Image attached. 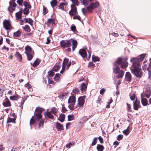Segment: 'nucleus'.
Instances as JSON below:
<instances>
[{
    "label": "nucleus",
    "mask_w": 151,
    "mask_h": 151,
    "mask_svg": "<svg viewBox=\"0 0 151 151\" xmlns=\"http://www.w3.org/2000/svg\"><path fill=\"white\" fill-rule=\"evenodd\" d=\"M45 84H47L48 82V81L49 80V77L47 76L46 77H44L43 78Z\"/></svg>",
    "instance_id": "09e8293b"
},
{
    "label": "nucleus",
    "mask_w": 151,
    "mask_h": 151,
    "mask_svg": "<svg viewBox=\"0 0 151 151\" xmlns=\"http://www.w3.org/2000/svg\"><path fill=\"white\" fill-rule=\"evenodd\" d=\"M60 45L64 48L69 47L71 45L72 41L70 40H62L60 42Z\"/></svg>",
    "instance_id": "423d86ee"
},
{
    "label": "nucleus",
    "mask_w": 151,
    "mask_h": 151,
    "mask_svg": "<svg viewBox=\"0 0 151 151\" xmlns=\"http://www.w3.org/2000/svg\"><path fill=\"white\" fill-rule=\"evenodd\" d=\"M140 102L136 100L133 102L134 108L135 110H137L140 105Z\"/></svg>",
    "instance_id": "dca6fc26"
},
{
    "label": "nucleus",
    "mask_w": 151,
    "mask_h": 151,
    "mask_svg": "<svg viewBox=\"0 0 151 151\" xmlns=\"http://www.w3.org/2000/svg\"><path fill=\"white\" fill-rule=\"evenodd\" d=\"M20 98V96L18 95L11 96L9 98L10 100L13 101H17Z\"/></svg>",
    "instance_id": "5701e85b"
},
{
    "label": "nucleus",
    "mask_w": 151,
    "mask_h": 151,
    "mask_svg": "<svg viewBox=\"0 0 151 151\" xmlns=\"http://www.w3.org/2000/svg\"><path fill=\"white\" fill-rule=\"evenodd\" d=\"M9 6L8 8V10L10 12H13L14 10V8L17 5L15 1H10L9 2Z\"/></svg>",
    "instance_id": "6e6552de"
},
{
    "label": "nucleus",
    "mask_w": 151,
    "mask_h": 151,
    "mask_svg": "<svg viewBox=\"0 0 151 151\" xmlns=\"http://www.w3.org/2000/svg\"><path fill=\"white\" fill-rule=\"evenodd\" d=\"M23 0H17V2L20 6H22Z\"/></svg>",
    "instance_id": "bf43d9fd"
},
{
    "label": "nucleus",
    "mask_w": 151,
    "mask_h": 151,
    "mask_svg": "<svg viewBox=\"0 0 151 151\" xmlns=\"http://www.w3.org/2000/svg\"><path fill=\"white\" fill-rule=\"evenodd\" d=\"M61 65L59 64L56 63L55 65L54 66L52 69L53 71L56 72L60 68Z\"/></svg>",
    "instance_id": "aec40b11"
},
{
    "label": "nucleus",
    "mask_w": 151,
    "mask_h": 151,
    "mask_svg": "<svg viewBox=\"0 0 151 151\" xmlns=\"http://www.w3.org/2000/svg\"><path fill=\"white\" fill-rule=\"evenodd\" d=\"M73 18L74 19H77L79 20L80 21H81V18L79 16L76 15V16H74Z\"/></svg>",
    "instance_id": "0e129e2a"
},
{
    "label": "nucleus",
    "mask_w": 151,
    "mask_h": 151,
    "mask_svg": "<svg viewBox=\"0 0 151 151\" xmlns=\"http://www.w3.org/2000/svg\"><path fill=\"white\" fill-rule=\"evenodd\" d=\"M96 148L98 151H103L104 148L102 145H98Z\"/></svg>",
    "instance_id": "72a5a7b5"
},
{
    "label": "nucleus",
    "mask_w": 151,
    "mask_h": 151,
    "mask_svg": "<svg viewBox=\"0 0 151 151\" xmlns=\"http://www.w3.org/2000/svg\"><path fill=\"white\" fill-rule=\"evenodd\" d=\"M25 52L27 55V59L29 60H31L33 58L34 52L29 46L27 45L25 47Z\"/></svg>",
    "instance_id": "f03ea898"
},
{
    "label": "nucleus",
    "mask_w": 151,
    "mask_h": 151,
    "mask_svg": "<svg viewBox=\"0 0 151 151\" xmlns=\"http://www.w3.org/2000/svg\"><path fill=\"white\" fill-rule=\"evenodd\" d=\"M65 119V115L64 114H60L58 120L61 122H63Z\"/></svg>",
    "instance_id": "cd10ccee"
},
{
    "label": "nucleus",
    "mask_w": 151,
    "mask_h": 151,
    "mask_svg": "<svg viewBox=\"0 0 151 151\" xmlns=\"http://www.w3.org/2000/svg\"><path fill=\"white\" fill-rule=\"evenodd\" d=\"M48 75L52 77L54 75L55 73L53 71L50 70L48 72Z\"/></svg>",
    "instance_id": "13d9d810"
},
{
    "label": "nucleus",
    "mask_w": 151,
    "mask_h": 151,
    "mask_svg": "<svg viewBox=\"0 0 151 151\" xmlns=\"http://www.w3.org/2000/svg\"><path fill=\"white\" fill-rule=\"evenodd\" d=\"M73 3V4H75L77 6L78 5V0H71Z\"/></svg>",
    "instance_id": "e2e57ef3"
},
{
    "label": "nucleus",
    "mask_w": 151,
    "mask_h": 151,
    "mask_svg": "<svg viewBox=\"0 0 151 151\" xmlns=\"http://www.w3.org/2000/svg\"><path fill=\"white\" fill-rule=\"evenodd\" d=\"M29 9L25 8L24 9L23 11V13L24 14H27L29 13Z\"/></svg>",
    "instance_id": "4d7b16f0"
},
{
    "label": "nucleus",
    "mask_w": 151,
    "mask_h": 151,
    "mask_svg": "<svg viewBox=\"0 0 151 151\" xmlns=\"http://www.w3.org/2000/svg\"><path fill=\"white\" fill-rule=\"evenodd\" d=\"M66 6H67V4L66 3H61L59 6V8L63 10L65 7Z\"/></svg>",
    "instance_id": "a878e982"
},
{
    "label": "nucleus",
    "mask_w": 151,
    "mask_h": 151,
    "mask_svg": "<svg viewBox=\"0 0 151 151\" xmlns=\"http://www.w3.org/2000/svg\"><path fill=\"white\" fill-rule=\"evenodd\" d=\"M129 96L130 99L132 101H133L135 99V96L134 93H130L129 94Z\"/></svg>",
    "instance_id": "37998d69"
},
{
    "label": "nucleus",
    "mask_w": 151,
    "mask_h": 151,
    "mask_svg": "<svg viewBox=\"0 0 151 151\" xmlns=\"http://www.w3.org/2000/svg\"><path fill=\"white\" fill-rule=\"evenodd\" d=\"M79 53L80 55L83 58H86L87 56V54L86 50L83 49H81L79 51Z\"/></svg>",
    "instance_id": "4468645a"
},
{
    "label": "nucleus",
    "mask_w": 151,
    "mask_h": 151,
    "mask_svg": "<svg viewBox=\"0 0 151 151\" xmlns=\"http://www.w3.org/2000/svg\"><path fill=\"white\" fill-rule=\"evenodd\" d=\"M117 63L119 65H121V67L122 68H125L127 66L128 63L124 59L119 58L116 60Z\"/></svg>",
    "instance_id": "39448f33"
},
{
    "label": "nucleus",
    "mask_w": 151,
    "mask_h": 151,
    "mask_svg": "<svg viewBox=\"0 0 151 151\" xmlns=\"http://www.w3.org/2000/svg\"><path fill=\"white\" fill-rule=\"evenodd\" d=\"M72 50L73 51L76 47L77 45V42L76 40H72Z\"/></svg>",
    "instance_id": "b1692460"
},
{
    "label": "nucleus",
    "mask_w": 151,
    "mask_h": 151,
    "mask_svg": "<svg viewBox=\"0 0 151 151\" xmlns=\"http://www.w3.org/2000/svg\"><path fill=\"white\" fill-rule=\"evenodd\" d=\"M98 139L101 143H102L104 142L103 139L101 136L99 137Z\"/></svg>",
    "instance_id": "774afa93"
},
{
    "label": "nucleus",
    "mask_w": 151,
    "mask_h": 151,
    "mask_svg": "<svg viewBox=\"0 0 151 151\" xmlns=\"http://www.w3.org/2000/svg\"><path fill=\"white\" fill-rule=\"evenodd\" d=\"M15 55L19 61L20 62L22 60V56L18 52H16Z\"/></svg>",
    "instance_id": "4be33fe9"
},
{
    "label": "nucleus",
    "mask_w": 151,
    "mask_h": 151,
    "mask_svg": "<svg viewBox=\"0 0 151 151\" xmlns=\"http://www.w3.org/2000/svg\"><path fill=\"white\" fill-rule=\"evenodd\" d=\"M47 22L52 25L55 23L54 20L53 19H49L48 20Z\"/></svg>",
    "instance_id": "8fccbe9b"
},
{
    "label": "nucleus",
    "mask_w": 151,
    "mask_h": 151,
    "mask_svg": "<svg viewBox=\"0 0 151 151\" xmlns=\"http://www.w3.org/2000/svg\"><path fill=\"white\" fill-rule=\"evenodd\" d=\"M23 29L27 32H29L30 31V29L28 25H26L25 27H22Z\"/></svg>",
    "instance_id": "7c9ffc66"
},
{
    "label": "nucleus",
    "mask_w": 151,
    "mask_h": 151,
    "mask_svg": "<svg viewBox=\"0 0 151 151\" xmlns=\"http://www.w3.org/2000/svg\"><path fill=\"white\" fill-rule=\"evenodd\" d=\"M88 66L93 67L95 66V64L92 62H90L88 63Z\"/></svg>",
    "instance_id": "69168bd1"
},
{
    "label": "nucleus",
    "mask_w": 151,
    "mask_h": 151,
    "mask_svg": "<svg viewBox=\"0 0 151 151\" xmlns=\"http://www.w3.org/2000/svg\"><path fill=\"white\" fill-rule=\"evenodd\" d=\"M85 97L84 96L80 97L78 99V106L80 107L83 106L85 102Z\"/></svg>",
    "instance_id": "1a4fd4ad"
},
{
    "label": "nucleus",
    "mask_w": 151,
    "mask_h": 151,
    "mask_svg": "<svg viewBox=\"0 0 151 151\" xmlns=\"http://www.w3.org/2000/svg\"><path fill=\"white\" fill-rule=\"evenodd\" d=\"M92 60L94 62L99 61H100V58L98 57L94 56L92 55Z\"/></svg>",
    "instance_id": "ea45409f"
},
{
    "label": "nucleus",
    "mask_w": 151,
    "mask_h": 151,
    "mask_svg": "<svg viewBox=\"0 0 151 151\" xmlns=\"http://www.w3.org/2000/svg\"><path fill=\"white\" fill-rule=\"evenodd\" d=\"M130 61L133 63V69H131L132 73L137 77L140 78L142 76V70L139 68V60L137 58H133L130 59Z\"/></svg>",
    "instance_id": "f257e3e1"
},
{
    "label": "nucleus",
    "mask_w": 151,
    "mask_h": 151,
    "mask_svg": "<svg viewBox=\"0 0 151 151\" xmlns=\"http://www.w3.org/2000/svg\"><path fill=\"white\" fill-rule=\"evenodd\" d=\"M129 127H128L127 129L123 131V133L126 135H127L129 133Z\"/></svg>",
    "instance_id": "58836bf2"
},
{
    "label": "nucleus",
    "mask_w": 151,
    "mask_h": 151,
    "mask_svg": "<svg viewBox=\"0 0 151 151\" xmlns=\"http://www.w3.org/2000/svg\"><path fill=\"white\" fill-rule=\"evenodd\" d=\"M23 5L25 7V8L29 9L31 7V6L27 1H24Z\"/></svg>",
    "instance_id": "c9c22d12"
},
{
    "label": "nucleus",
    "mask_w": 151,
    "mask_h": 151,
    "mask_svg": "<svg viewBox=\"0 0 151 151\" xmlns=\"http://www.w3.org/2000/svg\"><path fill=\"white\" fill-rule=\"evenodd\" d=\"M73 145L71 142L69 143L68 144H67L66 145L67 148H70L71 146H73Z\"/></svg>",
    "instance_id": "338daca9"
},
{
    "label": "nucleus",
    "mask_w": 151,
    "mask_h": 151,
    "mask_svg": "<svg viewBox=\"0 0 151 151\" xmlns=\"http://www.w3.org/2000/svg\"><path fill=\"white\" fill-rule=\"evenodd\" d=\"M145 54H142L140 55V59L138 58L139 60V62L140 61H142L145 58Z\"/></svg>",
    "instance_id": "5fc2aeb1"
},
{
    "label": "nucleus",
    "mask_w": 151,
    "mask_h": 151,
    "mask_svg": "<svg viewBox=\"0 0 151 151\" xmlns=\"http://www.w3.org/2000/svg\"><path fill=\"white\" fill-rule=\"evenodd\" d=\"M40 63L39 60L37 59L33 63L32 65L34 67H36Z\"/></svg>",
    "instance_id": "e433bc0d"
},
{
    "label": "nucleus",
    "mask_w": 151,
    "mask_h": 151,
    "mask_svg": "<svg viewBox=\"0 0 151 151\" xmlns=\"http://www.w3.org/2000/svg\"><path fill=\"white\" fill-rule=\"evenodd\" d=\"M16 17L17 19H20L22 18V14L21 12H19L15 14Z\"/></svg>",
    "instance_id": "2f4dec72"
},
{
    "label": "nucleus",
    "mask_w": 151,
    "mask_h": 151,
    "mask_svg": "<svg viewBox=\"0 0 151 151\" xmlns=\"http://www.w3.org/2000/svg\"><path fill=\"white\" fill-rule=\"evenodd\" d=\"M97 138L95 137L92 141V143L91 144V146H94L97 143Z\"/></svg>",
    "instance_id": "a18cd8bd"
},
{
    "label": "nucleus",
    "mask_w": 151,
    "mask_h": 151,
    "mask_svg": "<svg viewBox=\"0 0 151 151\" xmlns=\"http://www.w3.org/2000/svg\"><path fill=\"white\" fill-rule=\"evenodd\" d=\"M141 103L144 106H146L148 104V101L147 99L142 98L141 97Z\"/></svg>",
    "instance_id": "393cba45"
},
{
    "label": "nucleus",
    "mask_w": 151,
    "mask_h": 151,
    "mask_svg": "<svg viewBox=\"0 0 151 151\" xmlns=\"http://www.w3.org/2000/svg\"><path fill=\"white\" fill-rule=\"evenodd\" d=\"M44 122V120L43 119L40 120L39 124V127H42L43 126Z\"/></svg>",
    "instance_id": "3c124183"
},
{
    "label": "nucleus",
    "mask_w": 151,
    "mask_h": 151,
    "mask_svg": "<svg viewBox=\"0 0 151 151\" xmlns=\"http://www.w3.org/2000/svg\"><path fill=\"white\" fill-rule=\"evenodd\" d=\"M87 88L85 84L84 83H83L81 85V91L83 92V91H85Z\"/></svg>",
    "instance_id": "473e14b6"
},
{
    "label": "nucleus",
    "mask_w": 151,
    "mask_h": 151,
    "mask_svg": "<svg viewBox=\"0 0 151 151\" xmlns=\"http://www.w3.org/2000/svg\"><path fill=\"white\" fill-rule=\"evenodd\" d=\"M71 9L69 12V14L70 15H73L77 13V8L74 4L71 5Z\"/></svg>",
    "instance_id": "9b49d317"
},
{
    "label": "nucleus",
    "mask_w": 151,
    "mask_h": 151,
    "mask_svg": "<svg viewBox=\"0 0 151 151\" xmlns=\"http://www.w3.org/2000/svg\"><path fill=\"white\" fill-rule=\"evenodd\" d=\"M90 2L89 0H83L82 3L85 6H87Z\"/></svg>",
    "instance_id": "49530a36"
},
{
    "label": "nucleus",
    "mask_w": 151,
    "mask_h": 151,
    "mask_svg": "<svg viewBox=\"0 0 151 151\" xmlns=\"http://www.w3.org/2000/svg\"><path fill=\"white\" fill-rule=\"evenodd\" d=\"M150 88H148L147 91H145V96L147 98H148L150 96Z\"/></svg>",
    "instance_id": "c756f323"
},
{
    "label": "nucleus",
    "mask_w": 151,
    "mask_h": 151,
    "mask_svg": "<svg viewBox=\"0 0 151 151\" xmlns=\"http://www.w3.org/2000/svg\"><path fill=\"white\" fill-rule=\"evenodd\" d=\"M99 5V3L97 2L95 3H92L89 6L87 7V10L89 12H91L94 8L98 7Z\"/></svg>",
    "instance_id": "0eeeda50"
},
{
    "label": "nucleus",
    "mask_w": 151,
    "mask_h": 151,
    "mask_svg": "<svg viewBox=\"0 0 151 151\" xmlns=\"http://www.w3.org/2000/svg\"><path fill=\"white\" fill-rule=\"evenodd\" d=\"M124 72L122 70H120L118 74V75L117 76V77L118 78H122L124 76Z\"/></svg>",
    "instance_id": "bb28decb"
},
{
    "label": "nucleus",
    "mask_w": 151,
    "mask_h": 151,
    "mask_svg": "<svg viewBox=\"0 0 151 151\" xmlns=\"http://www.w3.org/2000/svg\"><path fill=\"white\" fill-rule=\"evenodd\" d=\"M123 137V136L122 135H119L117 136V139L118 141H120L122 139Z\"/></svg>",
    "instance_id": "052dcab7"
},
{
    "label": "nucleus",
    "mask_w": 151,
    "mask_h": 151,
    "mask_svg": "<svg viewBox=\"0 0 151 151\" xmlns=\"http://www.w3.org/2000/svg\"><path fill=\"white\" fill-rule=\"evenodd\" d=\"M50 4L52 6L53 8L57 4V1L55 0H53L50 2Z\"/></svg>",
    "instance_id": "a19ab883"
},
{
    "label": "nucleus",
    "mask_w": 151,
    "mask_h": 151,
    "mask_svg": "<svg viewBox=\"0 0 151 151\" xmlns=\"http://www.w3.org/2000/svg\"><path fill=\"white\" fill-rule=\"evenodd\" d=\"M50 111L54 115H56L58 109L56 108L53 107L51 109V111Z\"/></svg>",
    "instance_id": "c85d7f7f"
},
{
    "label": "nucleus",
    "mask_w": 151,
    "mask_h": 151,
    "mask_svg": "<svg viewBox=\"0 0 151 151\" xmlns=\"http://www.w3.org/2000/svg\"><path fill=\"white\" fill-rule=\"evenodd\" d=\"M15 119L14 118H11L9 117H8L7 120V122L9 123V122H12V123H15Z\"/></svg>",
    "instance_id": "4c0bfd02"
},
{
    "label": "nucleus",
    "mask_w": 151,
    "mask_h": 151,
    "mask_svg": "<svg viewBox=\"0 0 151 151\" xmlns=\"http://www.w3.org/2000/svg\"><path fill=\"white\" fill-rule=\"evenodd\" d=\"M56 127L58 131H60L63 130V125L58 122H57L56 124Z\"/></svg>",
    "instance_id": "a211bd4d"
},
{
    "label": "nucleus",
    "mask_w": 151,
    "mask_h": 151,
    "mask_svg": "<svg viewBox=\"0 0 151 151\" xmlns=\"http://www.w3.org/2000/svg\"><path fill=\"white\" fill-rule=\"evenodd\" d=\"M76 102L75 97L73 96L70 97L68 100V103L69 105L68 106L71 110H73L74 108V105Z\"/></svg>",
    "instance_id": "20e7f679"
},
{
    "label": "nucleus",
    "mask_w": 151,
    "mask_h": 151,
    "mask_svg": "<svg viewBox=\"0 0 151 151\" xmlns=\"http://www.w3.org/2000/svg\"><path fill=\"white\" fill-rule=\"evenodd\" d=\"M69 62V59L67 58H65L63 61L62 64V69L65 70V65Z\"/></svg>",
    "instance_id": "6ab92c4d"
},
{
    "label": "nucleus",
    "mask_w": 151,
    "mask_h": 151,
    "mask_svg": "<svg viewBox=\"0 0 151 151\" xmlns=\"http://www.w3.org/2000/svg\"><path fill=\"white\" fill-rule=\"evenodd\" d=\"M60 74H56L55 75V76L54 78V80L56 81H58L59 79V76Z\"/></svg>",
    "instance_id": "864d4df0"
},
{
    "label": "nucleus",
    "mask_w": 151,
    "mask_h": 151,
    "mask_svg": "<svg viewBox=\"0 0 151 151\" xmlns=\"http://www.w3.org/2000/svg\"><path fill=\"white\" fill-rule=\"evenodd\" d=\"M44 109L40 107H37L35 112V117L36 120H39L42 117L41 113Z\"/></svg>",
    "instance_id": "7ed1b4c3"
},
{
    "label": "nucleus",
    "mask_w": 151,
    "mask_h": 151,
    "mask_svg": "<svg viewBox=\"0 0 151 151\" xmlns=\"http://www.w3.org/2000/svg\"><path fill=\"white\" fill-rule=\"evenodd\" d=\"M48 12V10L46 7L44 6L43 7V14L44 15L46 14Z\"/></svg>",
    "instance_id": "603ef678"
},
{
    "label": "nucleus",
    "mask_w": 151,
    "mask_h": 151,
    "mask_svg": "<svg viewBox=\"0 0 151 151\" xmlns=\"http://www.w3.org/2000/svg\"><path fill=\"white\" fill-rule=\"evenodd\" d=\"M79 91V90L77 88H76L73 91V93L75 94L78 93Z\"/></svg>",
    "instance_id": "680f3d73"
},
{
    "label": "nucleus",
    "mask_w": 151,
    "mask_h": 151,
    "mask_svg": "<svg viewBox=\"0 0 151 151\" xmlns=\"http://www.w3.org/2000/svg\"><path fill=\"white\" fill-rule=\"evenodd\" d=\"M3 24L4 28L6 30H9L10 29L11 26L9 20L5 19L3 22Z\"/></svg>",
    "instance_id": "9d476101"
},
{
    "label": "nucleus",
    "mask_w": 151,
    "mask_h": 151,
    "mask_svg": "<svg viewBox=\"0 0 151 151\" xmlns=\"http://www.w3.org/2000/svg\"><path fill=\"white\" fill-rule=\"evenodd\" d=\"M24 86L27 88L29 91H31V86L28 83L24 85Z\"/></svg>",
    "instance_id": "de8ad7c7"
},
{
    "label": "nucleus",
    "mask_w": 151,
    "mask_h": 151,
    "mask_svg": "<svg viewBox=\"0 0 151 151\" xmlns=\"http://www.w3.org/2000/svg\"><path fill=\"white\" fill-rule=\"evenodd\" d=\"M35 119V116H32V118L31 119L30 121V125L31 126V125L32 124H35V120L34 119Z\"/></svg>",
    "instance_id": "f704fd0d"
},
{
    "label": "nucleus",
    "mask_w": 151,
    "mask_h": 151,
    "mask_svg": "<svg viewBox=\"0 0 151 151\" xmlns=\"http://www.w3.org/2000/svg\"><path fill=\"white\" fill-rule=\"evenodd\" d=\"M3 105L4 106L6 107H9L11 106V104L8 98H5V101L3 102Z\"/></svg>",
    "instance_id": "2eb2a0df"
},
{
    "label": "nucleus",
    "mask_w": 151,
    "mask_h": 151,
    "mask_svg": "<svg viewBox=\"0 0 151 151\" xmlns=\"http://www.w3.org/2000/svg\"><path fill=\"white\" fill-rule=\"evenodd\" d=\"M74 119V115L73 114L69 115L68 116V121H70Z\"/></svg>",
    "instance_id": "79ce46f5"
},
{
    "label": "nucleus",
    "mask_w": 151,
    "mask_h": 151,
    "mask_svg": "<svg viewBox=\"0 0 151 151\" xmlns=\"http://www.w3.org/2000/svg\"><path fill=\"white\" fill-rule=\"evenodd\" d=\"M22 33V31L19 29L17 30V32H14L13 33V36L15 37H18L20 36Z\"/></svg>",
    "instance_id": "412c9836"
},
{
    "label": "nucleus",
    "mask_w": 151,
    "mask_h": 151,
    "mask_svg": "<svg viewBox=\"0 0 151 151\" xmlns=\"http://www.w3.org/2000/svg\"><path fill=\"white\" fill-rule=\"evenodd\" d=\"M28 19V20L27 22L28 23L31 25L32 26L33 23V20L30 18H29Z\"/></svg>",
    "instance_id": "6e6d98bb"
},
{
    "label": "nucleus",
    "mask_w": 151,
    "mask_h": 151,
    "mask_svg": "<svg viewBox=\"0 0 151 151\" xmlns=\"http://www.w3.org/2000/svg\"><path fill=\"white\" fill-rule=\"evenodd\" d=\"M125 80L126 81H130L132 79V76L131 74L129 72H127L125 75Z\"/></svg>",
    "instance_id": "f3484780"
},
{
    "label": "nucleus",
    "mask_w": 151,
    "mask_h": 151,
    "mask_svg": "<svg viewBox=\"0 0 151 151\" xmlns=\"http://www.w3.org/2000/svg\"><path fill=\"white\" fill-rule=\"evenodd\" d=\"M45 115L48 118L52 119H54V116L53 114L50 111L46 112L45 113Z\"/></svg>",
    "instance_id": "ddd939ff"
},
{
    "label": "nucleus",
    "mask_w": 151,
    "mask_h": 151,
    "mask_svg": "<svg viewBox=\"0 0 151 151\" xmlns=\"http://www.w3.org/2000/svg\"><path fill=\"white\" fill-rule=\"evenodd\" d=\"M117 60L114 63V66L113 67V72L115 74L118 73L120 70V68L118 65Z\"/></svg>",
    "instance_id": "f8f14e48"
},
{
    "label": "nucleus",
    "mask_w": 151,
    "mask_h": 151,
    "mask_svg": "<svg viewBox=\"0 0 151 151\" xmlns=\"http://www.w3.org/2000/svg\"><path fill=\"white\" fill-rule=\"evenodd\" d=\"M20 147H12V150H11V151H19L20 150Z\"/></svg>",
    "instance_id": "c03bdc74"
}]
</instances>
